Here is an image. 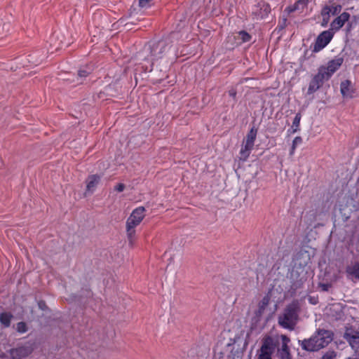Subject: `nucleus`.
<instances>
[{
  "mask_svg": "<svg viewBox=\"0 0 359 359\" xmlns=\"http://www.w3.org/2000/svg\"><path fill=\"white\" fill-rule=\"evenodd\" d=\"M333 339V333L327 330H318L309 339L300 342L302 349L314 352L327 346Z\"/></svg>",
  "mask_w": 359,
  "mask_h": 359,
  "instance_id": "1",
  "label": "nucleus"
},
{
  "mask_svg": "<svg viewBox=\"0 0 359 359\" xmlns=\"http://www.w3.org/2000/svg\"><path fill=\"white\" fill-rule=\"evenodd\" d=\"M299 309V304L297 301H293L289 304L284 309L283 314L278 317L279 325L283 328L294 330L298 319Z\"/></svg>",
  "mask_w": 359,
  "mask_h": 359,
  "instance_id": "2",
  "label": "nucleus"
},
{
  "mask_svg": "<svg viewBox=\"0 0 359 359\" xmlns=\"http://www.w3.org/2000/svg\"><path fill=\"white\" fill-rule=\"evenodd\" d=\"M170 46L165 41H161L149 44V55L145 57V61L149 64L144 65L145 72H151L154 62L163 57L164 54L168 51Z\"/></svg>",
  "mask_w": 359,
  "mask_h": 359,
  "instance_id": "3",
  "label": "nucleus"
},
{
  "mask_svg": "<svg viewBox=\"0 0 359 359\" xmlns=\"http://www.w3.org/2000/svg\"><path fill=\"white\" fill-rule=\"evenodd\" d=\"M145 208L143 206L136 208L127 219L126 230L130 242L135 234V228L138 226L145 217Z\"/></svg>",
  "mask_w": 359,
  "mask_h": 359,
  "instance_id": "4",
  "label": "nucleus"
},
{
  "mask_svg": "<svg viewBox=\"0 0 359 359\" xmlns=\"http://www.w3.org/2000/svg\"><path fill=\"white\" fill-rule=\"evenodd\" d=\"M278 344V339L269 335L264 337L261 347L257 351V359H273L272 356Z\"/></svg>",
  "mask_w": 359,
  "mask_h": 359,
  "instance_id": "5",
  "label": "nucleus"
},
{
  "mask_svg": "<svg viewBox=\"0 0 359 359\" xmlns=\"http://www.w3.org/2000/svg\"><path fill=\"white\" fill-rule=\"evenodd\" d=\"M280 344L278 343L276 348V356L278 359H293L290 351V339L285 334L280 336Z\"/></svg>",
  "mask_w": 359,
  "mask_h": 359,
  "instance_id": "6",
  "label": "nucleus"
},
{
  "mask_svg": "<svg viewBox=\"0 0 359 359\" xmlns=\"http://www.w3.org/2000/svg\"><path fill=\"white\" fill-rule=\"evenodd\" d=\"M322 70L318 69V72L315 74L309 82L307 95H312L319 90L323 85L324 82L328 81L329 79L325 76Z\"/></svg>",
  "mask_w": 359,
  "mask_h": 359,
  "instance_id": "7",
  "label": "nucleus"
},
{
  "mask_svg": "<svg viewBox=\"0 0 359 359\" xmlns=\"http://www.w3.org/2000/svg\"><path fill=\"white\" fill-rule=\"evenodd\" d=\"M334 34L330 29L322 32L316 39L313 51L318 53L326 47L332 39Z\"/></svg>",
  "mask_w": 359,
  "mask_h": 359,
  "instance_id": "8",
  "label": "nucleus"
},
{
  "mask_svg": "<svg viewBox=\"0 0 359 359\" xmlns=\"http://www.w3.org/2000/svg\"><path fill=\"white\" fill-rule=\"evenodd\" d=\"M343 59L341 57L336 58L329 61L326 66L322 65L318 69L326 74L325 76L330 79L334 73L341 66Z\"/></svg>",
  "mask_w": 359,
  "mask_h": 359,
  "instance_id": "9",
  "label": "nucleus"
},
{
  "mask_svg": "<svg viewBox=\"0 0 359 359\" xmlns=\"http://www.w3.org/2000/svg\"><path fill=\"white\" fill-rule=\"evenodd\" d=\"M349 18L350 14L347 12H343L330 23V29L334 33L339 30L348 21Z\"/></svg>",
  "mask_w": 359,
  "mask_h": 359,
  "instance_id": "10",
  "label": "nucleus"
},
{
  "mask_svg": "<svg viewBox=\"0 0 359 359\" xmlns=\"http://www.w3.org/2000/svg\"><path fill=\"white\" fill-rule=\"evenodd\" d=\"M32 349L29 346H19L12 348L8 351L11 359H22L31 353Z\"/></svg>",
  "mask_w": 359,
  "mask_h": 359,
  "instance_id": "11",
  "label": "nucleus"
},
{
  "mask_svg": "<svg viewBox=\"0 0 359 359\" xmlns=\"http://www.w3.org/2000/svg\"><path fill=\"white\" fill-rule=\"evenodd\" d=\"M344 338L349 343L350 346L353 349H359V332L347 330L344 333Z\"/></svg>",
  "mask_w": 359,
  "mask_h": 359,
  "instance_id": "12",
  "label": "nucleus"
},
{
  "mask_svg": "<svg viewBox=\"0 0 359 359\" xmlns=\"http://www.w3.org/2000/svg\"><path fill=\"white\" fill-rule=\"evenodd\" d=\"M340 91L344 97L352 98L355 96V90L352 86L351 81L345 80L341 82Z\"/></svg>",
  "mask_w": 359,
  "mask_h": 359,
  "instance_id": "13",
  "label": "nucleus"
},
{
  "mask_svg": "<svg viewBox=\"0 0 359 359\" xmlns=\"http://www.w3.org/2000/svg\"><path fill=\"white\" fill-rule=\"evenodd\" d=\"M270 299H271V295H270V293L269 292L259 302L258 308L255 311V315L257 318H259L262 317V316L263 315V313H264L265 310L266 309L267 306L269 304Z\"/></svg>",
  "mask_w": 359,
  "mask_h": 359,
  "instance_id": "14",
  "label": "nucleus"
},
{
  "mask_svg": "<svg viewBox=\"0 0 359 359\" xmlns=\"http://www.w3.org/2000/svg\"><path fill=\"white\" fill-rule=\"evenodd\" d=\"M347 277L359 280V262H351L346 268Z\"/></svg>",
  "mask_w": 359,
  "mask_h": 359,
  "instance_id": "15",
  "label": "nucleus"
},
{
  "mask_svg": "<svg viewBox=\"0 0 359 359\" xmlns=\"http://www.w3.org/2000/svg\"><path fill=\"white\" fill-rule=\"evenodd\" d=\"M100 181V177L97 175H93L88 177L87 180L86 190L93 193Z\"/></svg>",
  "mask_w": 359,
  "mask_h": 359,
  "instance_id": "16",
  "label": "nucleus"
},
{
  "mask_svg": "<svg viewBox=\"0 0 359 359\" xmlns=\"http://www.w3.org/2000/svg\"><path fill=\"white\" fill-rule=\"evenodd\" d=\"M253 146L247 144L245 142L241 147V149L239 152V158L242 161H245L250 155L252 150L253 149Z\"/></svg>",
  "mask_w": 359,
  "mask_h": 359,
  "instance_id": "17",
  "label": "nucleus"
},
{
  "mask_svg": "<svg viewBox=\"0 0 359 359\" xmlns=\"http://www.w3.org/2000/svg\"><path fill=\"white\" fill-rule=\"evenodd\" d=\"M253 146L247 144L245 142L241 147V149L239 152V158L242 161H245L250 155L252 150L253 149Z\"/></svg>",
  "mask_w": 359,
  "mask_h": 359,
  "instance_id": "18",
  "label": "nucleus"
},
{
  "mask_svg": "<svg viewBox=\"0 0 359 359\" xmlns=\"http://www.w3.org/2000/svg\"><path fill=\"white\" fill-rule=\"evenodd\" d=\"M257 135V129L253 126L248 131L244 142L249 144L254 147L255 142Z\"/></svg>",
  "mask_w": 359,
  "mask_h": 359,
  "instance_id": "19",
  "label": "nucleus"
},
{
  "mask_svg": "<svg viewBox=\"0 0 359 359\" xmlns=\"http://www.w3.org/2000/svg\"><path fill=\"white\" fill-rule=\"evenodd\" d=\"M13 316L10 313L2 312L0 313V323L5 327H8L11 325Z\"/></svg>",
  "mask_w": 359,
  "mask_h": 359,
  "instance_id": "20",
  "label": "nucleus"
},
{
  "mask_svg": "<svg viewBox=\"0 0 359 359\" xmlns=\"http://www.w3.org/2000/svg\"><path fill=\"white\" fill-rule=\"evenodd\" d=\"M302 118V114L300 113L296 114L293 121L291 129L288 131H291V133H294L299 130L300 121Z\"/></svg>",
  "mask_w": 359,
  "mask_h": 359,
  "instance_id": "21",
  "label": "nucleus"
},
{
  "mask_svg": "<svg viewBox=\"0 0 359 359\" xmlns=\"http://www.w3.org/2000/svg\"><path fill=\"white\" fill-rule=\"evenodd\" d=\"M302 138L300 136H297V137H294V139L292 141V144L290 151V156H292L294 154L297 146L298 144H302Z\"/></svg>",
  "mask_w": 359,
  "mask_h": 359,
  "instance_id": "22",
  "label": "nucleus"
},
{
  "mask_svg": "<svg viewBox=\"0 0 359 359\" xmlns=\"http://www.w3.org/2000/svg\"><path fill=\"white\" fill-rule=\"evenodd\" d=\"M305 0H299L297 1L294 5L292 6H287L285 9V13H287V14H290L294 11H295L296 10L298 9L299 8V4H303L304 3Z\"/></svg>",
  "mask_w": 359,
  "mask_h": 359,
  "instance_id": "23",
  "label": "nucleus"
},
{
  "mask_svg": "<svg viewBox=\"0 0 359 359\" xmlns=\"http://www.w3.org/2000/svg\"><path fill=\"white\" fill-rule=\"evenodd\" d=\"M238 36H240L242 43L248 42L251 39V36L245 31H240L238 32Z\"/></svg>",
  "mask_w": 359,
  "mask_h": 359,
  "instance_id": "24",
  "label": "nucleus"
},
{
  "mask_svg": "<svg viewBox=\"0 0 359 359\" xmlns=\"http://www.w3.org/2000/svg\"><path fill=\"white\" fill-rule=\"evenodd\" d=\"M336 356L337 353L334 351L328 350L323 353L321 359H334Z\"/></svg>",
  "mask_w": 359,
  "mask_h": 359,
  "instance_id": "25",
  "label": "nucleus"
},
{
  "mask_svg": "<svg viewBox=\"0 0 359 359\" xmlns=\"http://www.w3.org/2000/svg\"><path fill=\"white\" fill-rule=\"evenodd\" d=\"M16 330L20 333H25L27 330V325L24 322H20L16 325Z\"/></svg>",
  "mask_w": 359,
  "mask_h": 359,
  "instance_id": "26",
  "label": "nucleus"
},
{
  "mask_svg": "<svg viewBox=\"0 0 359 359\" xmlns=\"http://www.w3.org/2000/svg\"><path fill=\"white\" fill-rule=\"evenodd\" d=\"M330 14L332 15H337L341 10V6L340 5L332 6H330Z\"/></svg>",
  "mask_w": 359,
  "mask_h": 359,
  "instance_id": "27",
  "label": "nucleus"
},
{
  "mask_svg": "<svg viewBox=\"0 0 359 359\" xmlns=\"http://www.w3.org/2000/svg\"><path fill=\"white\" fill-rule=\"evenodd\" d=\"M321 15H322L323 18H330V6H325L322 10Z\"/></svg>",
  "mask_w": 359,
  "mask_h": 359,
  "instance_id": "28",
  "label": "nucleus"
},
{
  "mask_svg": "<svg viewBox=\"0 0 359 359\" xmlns=\"http://www.w3.org/2000/svg\"><path fill=\"white\" fill-rule=\"evenodd\" d=\"M90 74V70L81 69L79 70L78 75L80 78H85Z\"/></svg>",
  "mask_w": 359,
  "mask_h": 359,
  "instance_id": "29",
  "label": "nucleus"
},
{
  "mask_svg": "<svg viewBox=\"0 0 359 359\" xmlns=\"http://www.w3.org/2000/svg\"><path fill=\"white\" fill-rule=\"evenodd\" d=\"M308 301L309 304L312 305H316L318 303V296H309Z\"/></svg>",
  "mask_w": 359,
  "mask_h": 359,
  "instance_id": "30",
  "label": "nucleus"
},
{
  "mask_svg": "<svg viewBox=\"0 0 359 359\" xmlns=\"http://www.w3.org/2000/svg\"><path fill=\"white\" fill-rule=\"evenodd\" d=\"M125 185L123 183H119L115 186L114 189L118 192H121L124 190Z\"/></svg>",
  "mask_w": 359,
  "mask_h": 359,
  "instance_id": "31",
  "label": "nucleus"
},
{
  "mask_svg": "<svg viewBox=\"0 0 359 359\" xmlns=\"http://www.w3.org/2000/svg\"><path fill=\"white\" fill-rule=\"evenodd\" d=\"M328 21H329V18H323V22L321 23L322 27L327 26Z\"/></svg>",
  "mask_w": 359,
  "mask_h": 359,
  "instance_id": "32",
  "label": "nucleus"
},
{
  "mask_svg": "<svg viewBox=\"0 0 359 359\" xmlns=\"http://www.w3.org/2000/svg\"><path fill=\"white\" fill-rule=\"evenodd\" d=\"M229 94L231 97H235L236 95V92L235 90H231L229 91Z\"/></svg>",
  "mask_w": 359,
  "mask_h": 359,
  "instance_id": "33",
  "label": "nucleus"
},
{
  "mask_svg": "<svg viewBox=\"0 0 359 359\" xmlns=\"http://www.w3.org/2000/svg\"><path fill=\"white\" fill-rule=\"evenodd\" d=\"M39 306L40 309L43 310L44 307L46 306L45 303L43 302H39Z\"/></svg>",
  "mask_w": 359,
  "mask_h": 359,
  "instance_id": "34",
  "label": "nucleus"
},
{
  "mask_svg": "<svg viewBox=\"0 0 359 359\" xmlns=\"http://www.w3.org/2000/svg\"><path fill=\"white\" fill-rule=\"evenodd\" d=\"M323 290H327V285H322Z\"/></svg>",
  "mask_w": 359,
  "mask_h": 359,
  "instance_id": "35",
  "label": "nucleus"
},
{
  "mask_svg": "<svg viewBox=\"0 0 359 359\" xmlns=\"http://www.w3.org/2000/svg\"><path fill=\"white\" fill-rule=\"evenodd\" d=\"M283 20H284V22H285L287 20V18H285L283 19Z\"/></svg>",
  "mask_w": 359,
  "mask_h": 359,
  "instance_id": "36",
  "label": "nucleus"
}]
</instances>
